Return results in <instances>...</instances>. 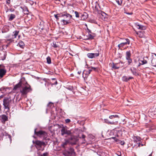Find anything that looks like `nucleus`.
Here are the masks:
<instances>
[{
	"label": "nucleus",
	"mask_w": 156,
	"mask_h": 156,
	"mask_svg": "<svg viewBox=\"0 0 156 156\" xmlns=\"http://www.w3.org/2000/svg\"><path fill=\"white\" fill-rule=\"evenodd\" d=\"M59 127L61 128V132L62 135L63 136L64 134L69 135L71 134L70 131L67 130V127L66 126L61 127V126H59Z\"/></svg>",
	"instance_id": "20e7f679"
},
{
	"label": "nucleus",
	"mask_w": 156,
	"mask_h": 156,
	"mask_svg": "<svg viewBox=\"0 0 156 156\" xmlns=\"http://www.w3.org/2000/svg\"><path fill=\"white\" fill-rule=\"evenodd\" d=\"M139 61L140 65L138 66H140V65H143L147 63V61L144 59H143L142 60H140Z\"/></svg>",
	"instance_id": "4be33fe9"
},
{
	"label": "nucleus",
	"mask_w": 156,
	"mask_h": 156,
	"mask_svg": "<svg viewBox=\"0 0 156 156\" xmlns=\"http://www.w3.org/2000/svg\"><path fill=\"white\" fill-rule=\"evenodd\" d=\"M123 0H120V2L121 3V4H122V3Z\"/></svg>",
	"instance_id": "de8ad7c7"
},
{
	"label": "nucleus",
	"mask_w": 156,
	"mask_h": 156,
	"mask_svg": "<svg viewBox=\"0 0 156 156\" xmlns=\"http://www.w3.org/2000/svg\"><path fill=\"white\" fill-rule=\"evenodd\" d=\"M131 54L130 51H127L126 53V59L128 61L129 65L132 62V60L130 58Z\"/></svg>",
	"instance_id": "423d86ee"
},
{
	"label": "nucleus",
	"mask_w": 156,
	"mask_h": 156,
	"mask_svg": "<svg viewBox=\"0 0 156 156\" xmlns=\"http://www.w3.org/2000/svg\"><path fill=\"white\" fill-rule=\"evenodd\" d=\"M94 37L92 36L91 34H89L88 37L87 38V39L90 40L93 39Z\"/></svg>",
	"instance_id": "cd10ccee"
},
{
	"label": "nucleus",
	"mask_w": 156,
	"mask_h": 156,
	"mask_svg": "<svg viewBox=\"0 0 156 156\" xmlns=\"http://www.w3.org/2000/svg\"><path fill=\"white\" fill-rule=\"evenodd\" d=\"M17 46L22 48H23L24 46V44L23 42L22 41H20L18 43Z\"/></svg>",
	"instance_id": "5701e85b"
},
{
	"label": "nucleus",
	"mask_w": 156,
	"mask_h": 156,
	"mask_svg": "<svg viewBox=\"0 0 156 156\" xmlns=\"http://www.w3.org/2000/svg\"><path fill=\"white\" fill-rule=\"evenodd\" d=\"M23 86L22 83L21 82H20L16 84L14 87L13 90H16L19 87H22V86Z\"/></svg>",
	"instance_id": "f3484780"
},
{
	"label": "nucleus",
	"mask_w": 156,
	"mask_h": 156,
	"mask_svg": "<svg viewBox=\"0 0 156 156\" xmlns=\"http://www.w3.org/2000/svg\"><path fill=\"white\" fill-rule=\"evenodd\" d=\"M77 140H76L75 142L74 143V144H75L77 142Z\"/></svg>",
	"instance_id": "09e8293b"
},
{
	"label": "nucleus",
	"mask_w": 156,
	"mask_h": 156,
	"mask_svg": "<svg viewBox=\"0 0 156 156\" xmlns=\"http://www.w3.org/2000/svg\"><path fill=\"white\" fill-rule=\"evenodd\" d=\"M124 144V143H122V145H123Z\"/></svg>",
	"instance_id": "680f3d73"
},
{
	"label": "nucleus",
	"mask_w": 156,
	"mask_h": 156,
	"mask_svg": "<svg viewBox=\"0 0 156 156\" xmlns=\"http://www.w3.org/2000/svg\"><path fill=\"white\" fill-rule=\"evenodd\" d=\"M19 33V31L16 30L13 32L12 36L14 37V38H16Z\"/></svg>",
	"instance_id": "a878e982"
},
{
	"label": "nucleus",
	"mask_w": 156,
	"mask_h": 156,
	"mask_svg": "<svg viewBox=\"0 0 156 156\" xmlns=\"http://www.w3.org/2000/svg\"><path fill=\"white\" fill-rule=\"evenodd\" d=\"M99 55V52L94 53H90L87 54V57L90 58H92L98 57Z\"/></svg>",
	"instance_id": "9d476101"
},
{
	"label": "nucleus",
	"mask_w": 156,
	"mask_h": 156,
	"mask_svg": "<svg viewBox=\"0 0 156 156\" xmlns=\"http://www.w3.org/2000/svg\"><path fill=\"white\" fill-rule=\"evenodd\" d=\"M68 142H65L63 144H62V147H65V145Z\"/></svg>",
	"instance_id": "ea45409f"
},
{
	"label": "nucleus",
	"mask_w": 156,
	"mask_h": 156,
	"mask_svg": "<svg viewBox=\"0 0 156 156\" xmlns=\"http://www.w3.org/2000/svg\"><path fill=\"white\" fill-rule=\"evenodd\" d=\"M115 140L116 141H117V139H116Z\"/></svg>",
	"instance_id": "603ef678"
},
{
	"label": "nucleus",
	"mask_w": 156,
	"mask_h": 156,
	"mask_svg": "<svg viewBox=\"0 0 156 156\" xmlns=\"http://www.w3.org/2000/svg\"><path fill=\"white\" fill-rule=\"evenodd\" d=\"M117 117H118V116L117 115H110L109 116V118L111 119H112L113 118H117Z\"/></svg>",
	"instance_id": "c85d7f7f"
},
{
	"label": "nucleus",
	"mask_w": 156,
	"mask_h": 156,
	"mask_svg": "<svg viewBox=\"0 0 156 156\" xmlns=\"http://www.w3.org/2000/svg\"><path fill=\"white\" fill-rule=\"evenodd\" d=\"M47 61L48 64H50L51 63V58L49 57H48L47 58Z\"/></svg>",
	"instance_id": "bb28decb"
},
{
	"label": "nucleus",
	"mask_w": 156,
	"mask_h": 156,
	"mask_svg": "<svg viewBox=\"0 0 156 156\" xmlns=\"http://www.w3.org/2000/svg\"><path fill=\"white\" fill-rule=\"evenodd\" d=\"M70 152H69V153L70 154H72L74 151V150L73 148H70Z\"/></svg>",
	"instance_id": "c9c22d12"
},
{
	"label": "nucleus",
	"mask_w": 156,
	"mask_h": 156,
	"mask_svg": "<svg viewBox=\"0 0 156 156\" xmlns=\"http://www.w3.org/2000/svg\"><path fill=\"white\" fill-rule=\"evenodd\" d=\"M21 88L22 89H20V92L23 95L26 94L31 90L30 86L28 84L24 87L22 86Z\"/></svg>",
	"instance_id": "7ed1b4c3"
},
{
	"label": "nucleus",
	"mask_w": 156,
	"mask_h": 156,
	"mask_svg": "<svg viewBox=\"0 0 156 156\" xmlns=\"http://www.w3.org/2000/svg\"><path fill=\"white\" fill-rule=\"evenodd\" d=\"M141 145V144L140 143H139L138 144V146L140 147V145Z\"/></svg>",
	"instance_id": "8fccbe9b"
},
{
	"label": "nucleus",
	"mask_w": 156,
	"mask_h": 156,
	"mask_svg": "<svg viewBox=\"0 0 156 156\" xmlns=\"http://www.w3.org/2000/svg\"><path fill=\"white\" fill-rule=\"evenodd\" d=\"M57 0H56V1H57Z\"/></svg>",
	"instance_id": "e2e57ef3"
},
{
	"label": "nucleus",
	"mask_w": 156,
	"mask_h": 156,
	"mask_svg": "<svg viewBox=\"0 0 156 156\" xmlns=\"http://www.w3.org/2000/svg\"><path fill=\"white\" fill-rule=\"evenodd\" d=\"M1 117V122L3 124H5V122L8 120V117L5 115H2Z\"/></svg>",
	"instance_id": "9b49d317"
},
{
	"label": "nucleus",
	"mask_w": 156,
	"mask_h": 156,
	"mask_svg": "<svg viewBox=\"0 0 156 156\" xmlns=\"http://www.w3.org/2000/svg\"><path fill=\"white\" fill-rule=\"evenodd\" d=\"M92 71V69H90L88 71H87V74H88V75L90 74V72H91V71Z\"/></svg>",
	"instance_id": "e433bc0d"
},
{
	"label": "nucleus",
	"mask_w": 156,
	"mask_h": 156,
	"mask_svg": "<svg viewBox=\"0 0 156 156\" xmlns=\"http://www.w3.org/2000/svg\"><path fill=\"white\" fill-rule=\"evenodd\" d=\"M104 121H105V122L106 123H107L108 124V122H109V120H108V119H104Z\"/></svg>",
	"instance_id": "58836bf2"
},
{
	"label": "nucleus",
	"mask_w": 156,
	"mask_h": 156,
	"mask_svg": "<svg viewBox=\"0 0 156 156\" xmlns=\"http://www.w3.org/2000/svg\"><path fill=\"white\" fill-rule=\"evenodd\" d=\"M86 18H87V17H84V18H83V20H84Z\"/></svg>",
	"instance_id": "3c124183"
},
{
	"label": "nucleus",
	"mask_w": 156,
	"mask_h": 156,
	"mask_svg": "<svg viewBox=\"0 0 156 156\" xmlns=\"http://www.w3.org/2000/svg\"><path fill=\"white\" fill-rule=\"evenodd\" d=\"M79 136L80 138L82 139V142L81 143L82 144H85V143H86V141L85 139V138L86 137V136L85 135L83 134L82 135V136Z\"/></svg>",
	"instance_id": "a211bd4d"
},
{
	"label": "nucleus",
	"mask_w": 156,
	"mask_h": 156,
	"mask_svg": "<svg viewBox=\"0 0 156 156\" xmlns=\"http://www.w3.org/2000/svg\"><path fill=\"white\" fill-rule=\"evenodd\" d=\"M7 135H8L9 138H11L10 135H8L4 130H2L1 131V133L0 132V136L2 137L4 136Z\"/></svg>",
	"instance_id": "dca6fc26"
},
{
	"label": "nucleus",
	"mask_w": 156,
	"mask_h": 156,
	"mask_svg": "<svg viewBox=\"0 0 156 156\" xmlns=\"http://www.w3.org/2000/svg\"><path fill=\"white\" fill-rule=\"evenodd\" d=\"M130 70L133 75H136L137 73V70L134 67H132L130 69Z\"/></svg>",
	"instance_id": "aec40b11"
},
{
	"label": "nucleus",
	"mask_w": 156,
	"mask_h": 156,
	"mask_svg": "<svg viewBox=\"0 0 156 156\" xmlns=\"http://www.w3.org/2000/svg\"><path fill=\"white\" fill-rule=\"evenodd\" d=\"M89 30V32L90 33L91 32L90 31V30Z\"/></svg>",
	"instance_id": "5fc2aeb1"
},
{
	"label": "nucleus",
	"mask_w": 156,
	"mask_h": 156,
	"mask_svg": "<svg viewBox=\"0 0 156 156\" xmlns=\"http://www.w3.org/2000/svg\"><path fill=\"white\" fill-rule=\"evenodd\" d=\"M12 102V100L10 98L5 97L3 100L4 108L6 110L7 112H9L10 109V104Z\"/></svg>",
	"instance_id": "f03ea898"
},
{
	"label": "nucleus",
	"mask_w": 156,
	"mask_h": 156,
	"mask_svg": "<svg viewBox=\"0 0 156 156\" xmlns=\"http://www.w3.org/2000/svg\"><path fill=\"white\" fill-rule=\"evenodd\" d=\"M91 68V69H93L94 70H95L96 69V68H95V67H92L91 68H90V67H88V69H89V68Z\"/></svg>",
	"instance_id": "37998d69"
},
{
	"label": "nucleus",
	"mask_w": 156,
	"mask_h": 156,
	"mask_svg": "<svg viewBox=\"0 0 156 156\" xmlns=\"http://www.w3.org/2000/svg\"><path fill=\"white\" fill-rule=\"evenodd\" d=\"M33 142L34 144H35L36 145L40 146L44 144V142H41L39 140H36L35 141H33Z\"/></svg>",
	"instance_id": "4468645a"
},
{
	"label": "nucleus",
	"mask_w": 156,
	"mask_h": 156,
	"mask_svg": "<svg viewBox=\"0 0 156 156\" xmlns=\"http://www.w3.org/2000/svg\"><path fill=\"white\" fill-rule=\"evenodd\" d=\"M124 39L126 41L121 43L118 45V47L119 48H122L124 46L127 44H130V41L128 38L125 39Z\"/></svg>",
	"instance_id": "0eeeda50"
},
{
	"label": "nucleus",
	"mask_w": 156,
	"mask_h": 156,
	"mask_svg": "<svg viewBox=\"0 0 156 156\" xmlns=\"http://www.w3.org/2000/svg\"><path fill=\"white\" fill-rule=\"evenodd\" d=\"M16 17V16L13 14H11L9 15V21L12 20Z\"/></svg>",
	"instance_id": "b1692460"
},
{
	"label": "nucleus",
	"mask_w": 156,
	"mask_h": 156,
	"mask_svg": "<svg viewBox=\"0 0 156 156\" xmlns=\"http://www.w3.org/2000/svg\"><path fill=\"white\" fill-rule=\"evenodd\" d=\"M84 72H83V77L85 79V78L86 77H87V76H84Z\"/></svg>",
	"instance_id": "79ce46f5"
},
{
	"label": "nucleus",
	"mask_w": 156,
	"mask_h": 156,
	"mask_svg": "<svg viewBox=\"0 0 156 156\" xmlns=\"http://www.w3.org/2000/svg\"><path fill=\"white\" fill-rule=\"evenodd\" d=\"M144 31H140L136 32V34L140 38L145 37V36L144 35Z\"/></svg>",
	"instance_id": "2eb2a0df"
},
{
	"label": "nucleus",
	"mask_w": 156,
	"mask_h": 156,
	"mask_svg": "<svg viewBox=\"0 0 156 156\" xmlns=\"http://www.w3.org/2000/svg\"><path fill=\"white\" fill-rule=\"evenodd\" d=\"M137 28L139 30H145L146 29V27L145 26L142 25L138 24L136 26Z\"/></svg>",
	"instance_id": "412c9836"
},
{
	"label": "nucleus",
	"mask_w": 156,
	"mask_h": 156,
	"mask_svg": "<svg viewBox=\"0 0 156 156\" xmlns=\"http://www.w3.org/2000/svg\"><path fill=\"white\" fill-rule=\"evenodd\" d=\"M125 13H126L127 14H129V15H132L133 14V13L132 12H131V13L125 12Z\"/></svg>",
	"instance_id": "c03bdc74"
},
{
	"label": "nucleus",
	"mask_w": 156,
	"mask_h": 156,
	"mask_svg": "<svg viewBox=\"0 0 156 156\" xmlns=\"http://www.w3.org/2000/svg\"><path fill=\"white\" fill-rule=\"evenodd\" d=\"M52 80H53L54 81H55V82H54V83H52L53 84H57V83H58L57 82V81L55 80V79H53Z\"/></svg>",
	"instance_id": "72a5a7b5"
},
{
	"label": "nucleus",
	"mask_w": 156,
	"mask_h": 156,
	"mask_svg": "<svg viewBox=\"0 0 156 156\" xmlns=\"http://www.w3.org/2000/svg\"><path fill=\"white\" fill-rule=\"evenodd\" d=\"M47 110H50L54 106L53 104L51 102H49L47 105Z\"/></svg>",
	"instance_id": "6ab92c4d"
},
{
	"label": "nucleus",
	"mask_w": 156,
	"mask_h": 156,
	"mask_svg": "<svg viewBox=\"0 0 156 156\" xmlns=\"http://www.w3.org/2000/svg\"><path fill=\"white\" fill-rule=\"evenodd\" d=\"M151 59L152 65L154 66H156V54H154L152 55Z\"/></svg>",
	"instance_id": "1a4fd4ad"
},
{
	"label": "nucleus",
	"mask_w": 156,
	"mask_h": 156,
	"mask_svg": "<svg viewBox=\"0 0 156 156\" xmlns=\"http://www.w3.org/2000/svg\"><path fill=\"white\" fill-rule=\"evenodd\" d=\"M36 129H35L34 130V133L37 136L40 137H44L47 136V133L46 132L41 130L37 132L36 131Z\"/></svg>",
	"instance_id": "39448f33"
},
{
	"label": "nucleus",
	"mask_w": 156,
	"mask_h": 156,
	"mask_svg": "<svg viewBox=\"0 0 156 156\" xmlns=\"http://www.w3.org/2000/svg\"><path fill=\"white\" fill-rule=\"evenodd\" d=\"M44 22L42 21L39 24L40 27H39V29L41 30H43L44 29Z\"/></svg>",
	"instance_id": "393cba45"
},
{
	"label": "nucleus",
	"mask_w": 156,
	"mask_h": 156,
	"mask_svg": "<svg viewBox=\"0 0 156 156\" xmlns=\"http://www.w3.org/2000/svg\"><path fill=\"white\" fill-rule=\"evenodd\" d=\"M141 146H143V144H141Z\"/></svg>",
	"instance_id": "6e6d98bb"
},
{
	"label": "nucleus",
	"mask_w": 156,
	"mask_h": 156,
	"mask_svg": "<svg viewBox=\"0 0 156 156\" xmlns=\"http://www.w3.org/2000/svg\"><path fill=\"white\" fill-rule=\"evenodd\" d=\"M65 121L66 123H69L71 121L70 119H66Z\"/></svg>",
	"instance_id": "2f4dec72"
},
{
	"label": "nucleus",
	"mask_w": 156,
	"mask_h": 156,
	"mask_svg": "<svg viewBox=\"0 0 156 156\" xmlns=\"http://www.w3.org/2000/svg\"><path fill=\"white\" fill-rule=\"evenodd\" d=\"M100 17L103 20H105V18L107 16L106 14L103 12H101L99 13Z\"/></svg>",
	"instance_id": "f8f14e48"
},
{
	"label": "nucleus",
	"mask_w": 156,
	"mask_h": 156,
	"mask_svg": "<svg viewBox=\"0 0 156 156\" xmlns=\"http://www.w3.org/2000/svg\"><path fill=\"white\" fill-rule=\"evenodd\" d=\"M112 138H113H113H114V139H115V137H112Z\"/></svg>",
	"instance_id": "13d9d810"
},
{
	"label": "nucleus",
	"mask_w": 156,
	"mask_h": 156,
	"mask_svg": "<svg viewBox=\"0 0 156 156\" xmlns=\"http://www.w3.org/2000/svg\"><path fill=\"white\" fill-rule=\"evenodd\" d=\"M133 78L132 76H130L128 77L126 76H122V80L123 81L126 82L129 81V80L132 79Z\"/></svg>",
	"instance_id": "ddd939ff"
},
{
	"label": "nucleus",
	"mask_w": 156,
	"mask_h": 156,
	"mask_svg": "<svg viewBox=\"0 0 156 156\" xmlns=\"http://www.w3.org/2000/svg\"><path fill=\"white\" fill-rule=\"evenodd\" d=\"M116 1V2L118 4V5H121L122 4L120 2L119 0H115Z\"/></svg>",
	"instance_id": "473e14b6"
},
{
	"label": "nucleus",
	"mask_w": 156,
	"mask_h": 156,
	"mask_svg": "<svg viewBox=\"0 0 156 156\" xmlns=\"http://www.w3.org/2000/svg\"><path fill=\"white\" fill-rule=\"evenodd\" d=\"M81 73V71H79L78 72H77V73L79 74H80V73Z\"/></svg>",
	"instance_id": "a18cd8bd"
},
{
	"label": "nucleus",
	"mask_w": 156,
	"mask_h": 156,
	"mask_svg": "<svg viewBox=\"0 0 156 156\" xmlns=\"http://www.w3.org/2000/svg\"><path fill=\"white\" fill-rule=\"evenodd\" d=\"M139 139L138 140L140 141V138L139 137Z\"/></svg>",
	"instance_id": "4d7b16f0"
},
{
	"label": "nucleus",
	"mask_w": 156,
	"mask_h": 156,
	"mask_svg": "<svg viewBox=\"0 0 156 156\" xmlns=\"http://www.w3.org/2000/svg\"><path fill=\"white\" fill-rule=\"evenodd\" d=\"M0 98H2V96H0Z\"/></svg>",
	"instance_id": "bf43d9fd"
},
{
	"label": "nucleus",
	"mask_w": 156,
	"mask_h": 156,
	"mask_svg": "<svg viewBox=\"0 0 156 156\" xmlns=\"http://www.w3.org/2000/svg\"><path fill=\"white\" fill-rule=\"evenodd\" d=\"M53 154L58 155V146L57 143L55 144L53 146Z\"/></svg>",
	"instance_id": "6e6552de"
},
{
	"label": "nucleus",
	"mask_w": 156,
	"mask_h": 156,
	"mask_svg": "<svg viewBox=\"0 0 156 156\" xmlns=\"http://www.w3.org/2000/svg\"><path fill=\"white\" fill-rule=\"evenodd\" d=\"M57 44H58V42H53V45H52V46L54 47H55V48L57 47L58 45Z\"/></svg>",
	"instance_id": "c756f323"
},
{
	"label": "nucleus",
	"mask_w": 156,
	"mask_h": 156,
	"mask_svg": "<svg viewBox=\"0 0 156 156\" xmlns=\"http://www.w3.org/2000/svg\"><path fill=\"white\" fill-rule=\"evenodd\" d=\"M84 16V15H82V17H83Z\"/></svg>",
	"instance_id": "864d4df0"
},
{
	"label": "nucleus",
	"mask_w": 156,
	"mask_h": 156,
	"mask_svg": "<svg viewBox=\"0 0 156 156\" xmlns=\"http://www.w3.org/2000/svg\"><path fill=\"white\" fill-rule=\"evenodd\" d=\"M115 123L114 122H109L108 124H112V125H115Z\"/></svg>",
	"instance_id": "f704fd0d"
},
{
	"label": "nucleus",
	"mask_w": 156,
	"mask_h": 156,
	"mask_svg": "<svg viewBox=\"0 0 156 156\" xmlns=\"http://www.w3.org/2000/svg\"><path fill=\"white\" fill-rule=\"evenodd\" d=\"M124 144V143H122V145H123Z\"/></svg>",
	"instance_id": "052dcab7"
},
{
	"label": "nucleus",
	"mask_w": 156,
	"mask_h": 156,
	"mask_svg": "<svg viewBox=\"0 0 156 156\" xmlns=\"http://www.w3.org/2000/svg\"><path fill=\"white\" fill-rule=\"evenodd\" d=\"M54 16H55V17L56 19H58V14H54Z\"/></svg>",
	"instance_id": "a19ab883"
},
{
	"label": "nucleus",
	"mask_w": 156,
	"mask_h": 156,
	"mask_svg": "<svg viewBox=\"0 0 156 156\" xmlns=\"http://www.w3.org/2000/svg\"><path fill=\"white\" fill-rule=\"evenodd\" d=\"M112 68H114L115 69H118L119 67H116L115 65H113V66H112Z\"/></svg>",
	"instance_id": "4c0bfd02"
},
{
	"label": "nucleus",
	"mask_w": 156,
	"mask_h": 156,
	"mask_svg": "<svg viewBox=\"0 0 156 156\" xmlns=\"http://www.w3.org/2000/svg\"><path fill=\"white\" fill-rule=\"evenodd\" d=\"M74 13L75 14V16L76 17L78 18L79 17V13L78 12H77V11H75L74 12Z\"/></svg>",
	"instance_id": "7c9ffc66"
},
{
	"label": "nucleus",
	"mask_w": 156,
	"mask_h": 156,
	"mask_svg": "<svg viewBox=\"0 0 156 156\" xmlns=\"http://www.w3.org/2000/svg\"><path fill=\"white\" fill-rule=\"evenodd\" d=\"M2 110V106L1 105V104H0V111H1Z\"/></svg>",
	"instance_id": "49530a36"
},
{
	"label": "nucleus",
	"mask_w": 156,
	"mask_h": 156,
	"mask_svg": "<svg viewBox=\"0 0 156 156\" xmlns=\"http://www.w3.org/2000/svg\"><path fill=\"white\" fill-rule=\"evenodd\" d=\"M59 17H62L63 19L61 21V23L62 25H66L69 24L70 22L69 20L72 18V16L69 14L64 12L59 14Z\"/></svg>",
	"instance_id": "f257e3e1"
}]
</instances>
